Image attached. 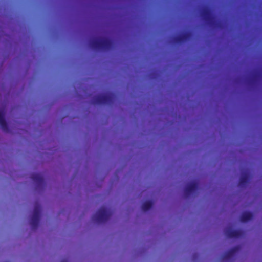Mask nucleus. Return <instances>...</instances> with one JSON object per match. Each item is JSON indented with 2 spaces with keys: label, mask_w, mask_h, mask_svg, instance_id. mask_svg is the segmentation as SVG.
Instances as JSON below:
<instances>
[{
  "label": "nucleus",
  "mask_w": 262,
  "mask_h": 262,
  "mask_svg": "<svg viewBox=\"0 0 262 262\" xmlns=\"http://www.w3.org/2000/svg\"><path fill=\"white\" fill-rule=\"evenodd\" d=\"M91 46L94 49H109L112 46V42L107 38H95L90 42Z\"/></svg>",
  "instance_id": "1"
},
{
  "label": "nucleus",
  "mask_w": 262,
  "mask_h": 262,
  "mask_svg": "<svg viewBox=\"0 0 262 262\" xmlns=\"http://www.w3.org/2000/svg\"><path fill=\"white\" fill-rule=\"evenodd\" d=\"M114 94L99 95L94 97L93 103L95 104H111L114 101Z\"/></svg>",
  "instance_id": "2"
},
{
  "label": "nucleus",
  "mask_w": 262,
  "mask_h": 262,
  "mask_svg": "<svg viewBox=\"0 0 262 262\" xmlns=\"http://www.w3.org/2000/svg\"><path fill=\"white\" fill-rule=\"evenodd\" d=\"M111 214L107 212L106 208L101 207L93 215V220L97 223H103L107 221Z\"/></svg>",
  "instance_id": "3"
},
{
  "label": "nucleus",
  "mask_w": 262,
  "mask_h": 262,
  "mask_svg": "<svg viewBox=\"0 0 262 262\" xmlns=\"http://www.w3.org/2000/svg\"><path fill=\"white\" fill-rule=\"evenodd\" d=\"M41 208L39 205H35L31 220V225L33 229H36L39 224Z\"/></svg>",
  "instance_id": "4"
},
{
  "label": "nucleus",
  "mask_w": 262,
  "mask_h": 262,
  "mask_svg": "<svg viewBox=\"0 0 262 262\" xmlns=\"http://www.w3.org/2000/svg\"><path fill=\"white\" fill-rule=\"evenodd\" d=\"M225 235L230 238H239L243 236L244 233L239 230H233L231 227H228L225 230Z\"/></svg>",
  "instance_id": "5"
},
{
  "label": "nucleus",
  "mask_w": 262,
  "mask_h": 262,
  "mask_svg": "<svg viewBox=\"0 0 262 262\" xmlns=\"http://www.w3.org/2000/svg\"><path fill=\"white\" fill-rule=\"evenodd\" d=\"M240 250V247L238 246L234 247L227 251L222 257V260L228 261L232 260Z\"/></svg>",
  "instance_id": "6"
},
{
  "label": "nucleus",
  "mask_w": 262,
  "mask_h": 262,
  "mask_svg": "<svg viewBox=\"0 0 262 262\" xmlns=\"http://www.w3.org/2000/svg\"><path fill=\"white\" fill-rule=\"evenodd\" d=\"M5 111L4 108L0 109V127L5 132L9 130L7 123L5 119Z\"/></svg>",
  "instance_id": "7"
},
{
  "label": "nucleus",
  "mask_w": 262,
  "mask_h": 262,
  "mask_svg": "<svg viewBox=\"0 0 262 262\" xmlns=\"http://www.w3.org/2000/svg\"><path fill=\"white\" fill-rule=\"evenodd\" d=\"M198 188V184L196 182H192L189 184L185 189V193L186 196H189L192 193L195 192Z\"/></svg>",
  "instance_id": "8"
},
{
  "label": "nucleus",
  "mask_w": 262,
  "mask_h": 262,
  "mask_svg": "<svg viewBox=\"0 0 262 262\" xmlns=\"http://www.w3.org/2000/svg\"><path fill=\"white\" fill-rule=\"evenodd\" d=\"M202 16L203 19L208 23H211L212 20L211 11L209 7H205L202 12Z\"/></svg>",
  "instance_id": "9"
},
{
  "label": "nucleus",
  "mask_w": 262,
  "mask_h": 262,
  "mask_svg": "<svg viewBox=\"0 0 262 262\" xmlns=\"http://www.w3.org/2000/svg\"><path fill=\"white\" fill-rule=\"evenodd\" d=\"M190 32H186L182 35L178 36L174 38V41L176 43H181L188 40L190 36Z\"/></svg>",
  "instance_id": "10"
},
{
  "label": "nucleus",
  "mask_w": 262,
  "mask_h": 262,
  "mask_svg": "<svg viewBox=\"0 0 262 262\" xmlns=\"http://www.w3.org/2000/svg\"><path fill=\"white\" fill-rule=\"evenodd\" d=\"M32 180L38 186H42L44 184L43 178L38 173H34L31 176Z\"/></svg>",
  "instance_id": "11"
},
{
  "label": "nucleus",
  "mask_w": 262,
  "mask_h": 262,
  "mask_svg": "<svg viewBox=\"0 0 262 262\" xmlns=\"http://www.w3.org/2000/svg\"><path fill=\"white\" fill-rule=\"evenodd\" d=\"M249 174L248 173H245L240 178L238 185L240 187H244L245 186L249 181Z\"/></svg>",
  "instance_id": "12"
},
{
  "label": "nucleus",
  "mask_w": 262,
  "mask_h": 262,
  "mask_svg": "<svg viewBox=\"0 0 262 262\" xmlns=\"http://www.w3.org/2000/svg\"><path fill=\"white\" fill-rule=\"evenodd\" d=\"M253 216L252 213L250 212H244L241 216V221L243 222H246L251 220Z\"/></svg>",
  "instance_id": "13"
},
{
  "label": "nucleus",
  "mask_w": 262,
  "mask_h": 262,
  "mask_svg": "<svg viewBox=\"0 0 262 262\" xmlns=\"http://www.w3.org/2000/svg\"><path fill=\"white\" fill-rule=\"evenodd\" d=\"M153 206V202L152 201H147L144 202L142 205V209L144 211H147L149 210Z\"/></svg>",
  "instance_id": "14"
}]
</instances>
